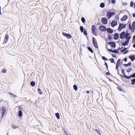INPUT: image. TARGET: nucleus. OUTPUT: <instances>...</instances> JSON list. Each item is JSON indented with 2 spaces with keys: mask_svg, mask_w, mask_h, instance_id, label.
<instances>
[{
  "mask_svg": "<svg viewBox=\"0 0 135 135\" xmlns=\"http://www.w3.org/2000/svg\"><path fill=\"white\" fill-rule=\"evenodd\" d=\"M93 43L94 46L96 48H98V47L97 45V41L95 39L94 37L92 38Z\"/></svg>",
  "mask_w": 135,
  "mask_h": 135,
  "instance_id": "7",
  "label": "nucleus"
},
{
  "mask_svg": "<svg viewBox=\"0 0 135 135\" xmlns=\"http://www.w3.org/2000/svg\"><path fill=\"white\" fill-rule=\"evenodd\" d=\"M121 71H122V73L123 74V75H122V76H123V77L125 78H126V77H125L124 76H125V75H126L125 73H124V69H122V70H121Z\"/></svg>",
  "mask_w": 135,
  "mask_h": 135,
  "instance_id": "21",
  "label": "nucleus"
},
{
  "mask_svg": "<svg viewBox=\"0 0 135 135\" xmlns=\"http://www.w3.org/2000/svg\"><path fill=\"white\" fill-rule=\"evenodd\" d=\"M126 78V79H130L131 77L135 78V73H134L131 74L129 76H127L126 75H125L124 76Z\"/></svg>",
  "mask_w": 135,
  "mask_h": 135,
  "instance_id": "14",
  "label": "nucleus"
},
{
  "mask_svg": "<svg viewBox=\"0 0 135 135\" xmlns=\"http://www.w3.org/2000/svg\"><path fill=\"white\" fill-rule=\"evenodd\" d=\"M127 59L126 58H125L124 59V61L125 62H126L127 61Z\"/></svg>",
  "mask_w": 135,
  "mask_h": 135,
  "instance_id": "49",
  "label": "nucleus"
},
{
  "mask_svg": "<svg viewBox=\"0 0 135 135\" xmlns=\"http://www.w3.org/2000/svg\"><path fill=\"white\" fill-rule=\"evenodd\" d=\"M132 42L133 43L135 42V36H134L133 37Z\"/></svg>",
  "mask_w": 135,
  "mask_h": 135,
  "instance_id": "36",
  "label": "nucleus"
},
{
  "mask_svg": "<svg viewBox=\"0 0 135 135\" xmlns=\"http://www.w3.org/2000/svg\"><path fill=\"white\" fill-rule=\"evenodd\" d=\"M129 57L132 61H133L134 60H135V55H130L129 56Z\"/></svg>",
  "mask_w": 135,
  "mask_h": 135,
  "instance_id": "16",
  "label": "nucleus"
},
{
  "mask_svg": "<svg viewBox=\"0 0 135 135\" xmlns=\"http://www.w3.org/2000/svg\"><path fill=\"white\" fill-rule=\"evenodd\" d=\"M101 21L102 23L104 25L107 23L108 21L107 19L105 17H103L101 19Z\"/></svg>",
  "mask_w": 135,
  "mask_h": 135,
  "instance_id": "8",
  "label": "nucleus"
},
{
  "mask_svg": "<svg viewBox=\"0 0 135 135\" xmlns=\"http://www.w3.org/2000/svg\"><path fill=\"white\" fill-rule=\"evenodd\" d=\"M109 60L110 61V62L112 63H113L114 61V59L113 58H110L109 59Z\"/></svg>",
  "mask_w": 135,
  "mask_h": 135,
  "instance_id": "34",
  "label": "nucleus"
},
{
  "mask_svg": "<svg viewBox=\"0 0 135 135\" xmlns=\"http://www.w3.org/2000/svg\"><path fill=\"white\" fill-rule=\"evenodd\" d=\"M6 70L4 69H3L2 70V73H6Z\"/></svg>",
  "mask_w": 135,
  "mask_h": 135,
  "instance_id": "41",
  "label": "nucleus"
},
{
  "mask_svg": "<svg viewBox=\"0 0 135 135\" xmlns=\"http://www.w3.org/2000/svg\"><path fill=\"white\" fill-rule=\"evenodd\" d=\"M80 30L81 32H83L84 31V28L82 26H80Z\"/></svg>",
  "mask_w": 135,
  "mask_h": 135,
  "instance_id": "30",
  "label": "nucleus"
},
{
  "mask_svg": "<svg viewBox=\"0 0 135 135\" xmlns=\"http://www.w3.org/2000/svg\"><path fill=\"white\" fill-rule=\"evenodd\" d=\"M134 7L135 8V2H134Z\"/></svg>",
  "mask_w": 135,
  "mask_h": 135,
  "instance_id": "54",
  "label": "nucleus"
},
{
  "mask_svg": "<svg viewBox=\"0 0 135 135\" xmlns=\"http://www.w3.org/2000/svg\"><path fill=\"white\" fill-rule=\"evenodd\" d=\"M86 93H87V94H89V93L90 92H89V91H86Z\"/></svg>",
  "mask_w": 135,
  "mask_h": 135,
  "instance_id": "52",
  "label": "nucleus"
},
{
  "mask_svg": "<svg viewBox=\"0 0 135 135\" xmlns=\"http://www.w3.org/2000/svg\"><path fill=\"white\" fill-rule=\"evenodd\" d=\"M104 65H105L107 69L108 70V65L107 63L106 62H105Z\"/></svg>",
  "mask_w": 135,
  "mask_h": 135,
  "instance_id": "43",
  "label": "nucleus"
},
{
  "mask_svg": "<svg viewBox=\"0 0 135 135\" xmlns=\"http://www.w3.org/2000/svg\"><path fill=\"white\" fill-rule=\"evenodd\" d=\"M102 59L104 60H107V59L105 57L103 56L102 57Z\"/></svg>",
  "mask_w": 135,
  "mask_h": 135,
  "instance_id": "39",
  "label": "nucleus"
},
{
  "mask_svg": "<svg viewBox=\"0 0 135 135\" xmlns=\"http://www.w3.org/2000/svg\"><path fill=\"white\" fill-rule=\"evenodd\" d=\"M105 5L103 3H102L100 4V7L101 8H103L104 7Z\"/></svg>",
  "mask_w": 135,
  "mask_h": 135,
  "instance_id": "28",
  "label": "nucleus"
},
{
  "mask_svg": "<svg viewBox=\"0 0 135 135\" xmlns=\"http://www.w3.org/2000/svg\"><path fill=\"white\" fill-rule=\"evenodd\" d=\"M108 44L112 47L115 48L116 47L115 43L113 42H108Z\"/></svg>",
  "mask_w": 135,
  "mask_h": 135,
  "instance_id": "12",
  "label": "nucleus"
},
{
  "mask_svg": "<svg viewBox=\"0 0 135 135\" xmlns=\"http://www.w3.org/2000/svg\"><path fill=\"white\" fill-rule=\"evenodd\" d=\"M106 74L107 75H109L110 74V73L109 72H107L106 73Z\"/></svg>",
  "mask_w": 135,
  "mask_h": 135,
  "instance_id": "47",
  "label": "nucleus"
},
{
  "mask_svg": "<svg viewBox=\"0 0 135 135\" xmlns=\"http://www.w3.org/2000/svg\"><path fill=\"white\" fill-rule=\"evenodd\" d=\"M95 130L99 135H101L100 132L99 130L98 129H96Z\"/></svg>",
  "mask_w": 135,
  "mask_h": 135,
  "instance_id": "24",
  "label": "nucleus"
},
{
  "mask_svg": "<svg viewBox=\"0 0 135 135\" xmlns=\"http://www.w3.org/2000/svg\"><path fill=\"white\" fill-rule=\"evenodd\" d=\"M133 16L134 17H135V13L133 14Z\"/></svg>",
  "mask_w": 135,
  "mask_h": 135,
  "instance_id": "51",
  "label": "nucleus"
},
{
  "mask_svg": "<svg viewBox=\"0 0 135 135\" xmlns=\"http://www.w3.org/2000/svg\"><path fill=\"white\" fill-rule=\"evenodd\" d=\"M99 28L100 30L102 31H104L106 30V27L102 26H100Z\"/></svg>",
  "mask_w": 135,
  "mask_h": 135,
  "instance_id": "13",
  "label": "nucleus"
},
{
  "mask_svg": "<svg viewBox=\"0 0 135 135\" xmlns=\"http://www.w3.org/2000/svg\"><path fill=\"white\" fill-rule=\"evenodd\" d=\"M107 31L110 34L112 33L113 32V31L110 28H108L107 29Z\"/></svg>",
  "mask_w": 135,
  "mask_h": 135,
  "instance_id": "18",
  "label": "nucleus"
},
{
  "mask_svg": "<svg viewBox=\"0 0 135 135\" xmlns=\"http://www.w3.org/2000/svg\"><path fill=\"white\" fill-rule=\"evenodd\" d=\"M133 1H131L130 2V6L131 7H133Z\"/></svg>",
  "mask_w": 135,
  "mask_h": 135,
  "instance_id": "32",
  "label": "nucleus"
},
{
  "mask_svg": "<svg viewBox=\"0 0 135 135\" xmlns=\"http://www.w3.org/2000/svg\"><path fill=\"white\" fill-rule=\"evenodd\" d=\"M112 57H115L116 56V55H115L114 54H112Z\"/></svg>",
  "mask_w": 135,
  "mask_h": 135,
  "instance_id": "46",
  "label": "nucleus"
},
{
  "mask_svg": "<svg viewBox=\"0 0 135 135\" xmlns=\"http://www.w3.org/2000/svg\"><path fill=\"white\" fill-rule=\"evenodd\" d=\"M133 47L134 48H135V43L133 44Z\"/></svg>",
  "mask_w": 135,
  "mask_h": 135,
  "instance_id": "50",
  "label": "nucleus"
},
{
  "mask_svg": "<svg viewBox=\"0 0 135 135\" xmlns=\"http://www.w3.org/2000/svg\"><path fill=\"white\" fill-rule=\"evenodd\" d=\"M131 65V63L130 62H129L128 63L126 64H124V65L125 67H127L130 66Z\"/></svg>",
  "mask_w": 135,
  "mask_h": 135,
  "instance_id": "26",
  "label": "nucleus"
},
{
  "mask_svg": "<svg viewBox=\"0 0 135 135\" xmlns=\"http://www.w3.org/2000/svg\"><path fill=\"white\" fill-rule=\"evenodd\" d=\"M115 14V12H111L110 11H108L106 14V16L107 18L109 19L112 16Z\"/></svg>",
  "mask_w": 135,
  "mask_h": 135,
  "instance_id": "4",
  "label": "nucleus"
},
{
  "mask_svg": "<svg viewBox=\"0 0 135 135\" xmlns=\"http://www.w3.org/2000/svg\"><path fill=\"white\" fill-rule=\"evenodd\" d=\"M18 108H19V109H22V108H21V107L20 106H18Z\"/></svg>",
  "mask_w": 135,
  "mask_h": 135,
  "instance_id": "48",
  "label": "nucleus"
},
{
  "mask_svg": "<svg viewBox=\"0 0 135 135\" xmlns=\"http://www.w3.org/2000/svg\"><path fill=\"white\" fill-rule=\"evenodd\" d=\"M55 115L58 119H60V115L58 113H55Z\"/></svg>",
  "mask_w": 135,
  "mask_h": 135,
  "instance_id": "22",
  "label": "nucleus"
},
{
  "mask_svg": "<svg viewBox=\"0 0 135 135\" xmlns=\"http://www.w3.org/2000/svg\"><path fill=\"white\" fill-rule=\"evenodd\" d=\"M9 38V36L7 34L6 35L4 38V40L3 42V44H6L8 41Z\"/></svg>",
  "mask_w": 135,
  "mask_h": 135,
  "instance_id": "11",
  "label": "nucleus"
},
{
  "mask_svg": "<svg viewBox=\"0 0 135 135\" xmlns=\"http://www.w3.org/2000/svg\"><path fill=\"white\" fill-rule=\"evenodd\" d=\"M119 37V34L118 33H115L114 35L113 38L114 40H117Z\"/></svg>",
  "mask_w": 135,
  "mask_h": 135,
  "instance_id": "15",
  "label": "nucleus"
},
{
  "mask_svg": "<svg viewBox=\"0 0 135 135\" xmlns=\"http://www.w3.org/2000/svg\"><path fill=\"white\" fill-rule=\"evenodd\" d=\"M120 60L119 59H118V60L117 64H118L120 65Z\"/></svg>",
  "mask_w": 135,
  "mask_h": 135,
  "instance_id": "37",
  "label": "nucleus"
},
{
  "mask_svg": "<svg viewBox=\"0 0 135 135\" xmlns=\"http://www.w3.org/2000/svg\"><path fill=\"white\" fill-rule=\"evenodd\" d=\"M128 18L127 16L126 15H124L121 18L120 20L121 21H124L126 20Z\"/></svg>",
  "mask_w": 135,
  "mask_h": 135,
  "instance_id": "17",
  "label": "nucleus"
},
{
  "mask_svg": "<svg viewBox=\"0 0 135 135\" xmlns=\"http://www.w3.org/2000/svg\"><path fill=\"white\" fill-rule=\"evenodd\" d=\"M38 92L40 94H42V93L40 89L38 88Z\"/></svg>",
  "mask_w": 135,
  "mask_h": 135,
  "instance_id": "31",
  "label": "nucleus"
},
{
  "mask_svg": "<svg viewBox=\"0 0 135 135\" xmlns=\"http://www.w3.org/2000/svg\"><path fill=\"white\" fill-rule=\"evenodd\" d=\"M116 2V1L115 0H112L111 1V2L113 4L115 3Z\"/></svg>",
  "mask_w": 135,
  "mask_h": 135,
  "instance_id": "44",
  "label": "nucleus"
},
{
  "mask_svg": "<svg viewBox=\"0 0 135 135\" xmlns=\"http://www.w3.org/2000/svg\"><path fill=\"white\" fill-rule=\"evenodd\" d=\"M129 28L130 30H131L132 32H133L135 30V22L134 21L132 23V26H131L130 24L129 25Z\"/></svg>",
  "mask_w": 135,
  "mask_h": 135,
  "instance_id": "3",
  "label": "nucleus"
},
{
  "mask_svg": "<svg viewBox=\"0 0 135 135\" xmlns=\"http://www.w3.org/2000/svg\"><path fill=\"white\" fill-rule=\"evenodd\" d=\"M88 50L90 51L91 53H93V51L92 50V49L91 48V47H88Z\"/></svg>",
  "mask_w": 135,
  "mask_h": 135,
  "instance_id": "23",
  "label": "nucleus"
},
{
  "mask_svg": "<svg viewBox=\"0 0 135 135\" xmlns=\"http://www.w3.org/2000/svg\"><path fill=\"white\" fill-rule=\"evenodd\" d=\"M1 15V7L0 6V15Z\"/></svg>",
  "mask_w": 135,
  "mask_h": 135,
  "instance_id": "53",
  "label": "nucleus"
},
{
  "mask_svg": "<svg viewBox=\"0 0 135 135\" xmlns=\"http://www.w3.org/2000/svg\"><path fill=\"white\" fill-rule=\"evenodd\" d=\"M91 32L93 34L97 36L98 35V32L96 26L94 25H93L91 26Z\"/></svg>",
  "mask_w": 135,
  "mask_h": 135,
  "instance_id": "2",
  "label": "nucleus"
},
{
  "mask_svg": "<svg viewBox=\"0 0 135 135\" xmlns=\"http://www.w3.org/2000/svg\"><path fill=\"white\" fill-rule=\"evenodd\" d=\"M22 111L21 110H20L19 111L18 113V116L20 117H21L22 116Z\"/></svg>",
  "mask_w": 135,
  "mask_h": 135,
  "instance_id": "20",
  "label": "nucleus"
},
{
  "mask_svg": "<svg viewBox=\"0 0 135 135\" xmlns=\"http://www.w3.org/2000/svg\"><path fill=\"white\" fill-rule=\"evenodd\" d=\"M119 65L118 64H117L116 66L115 69L118 70V68Z\"/></svg>",
  "mask_w": 135,
  "mask_h": 135,
  "instance_id": "38",
  "label": "nucleus"
},
{
  "mask_svg": "<svg viewBox=\"0 0 135 135\" xmlns=\"http://www.w3.org/2000/svg\"><path fill=\"white\" fill-rule=\"evenodd\" d=\"M130 33H126L124 32H122L120 34V37L121 39L125 38L127 40L125 42L122 44V45L123 46H125L126 45H128L129 40L131 38V36H130Z\"/></svg>",
  "mask_w": 135,
  "mask_h": 135,
  "instance_id": "1",
  "label": "nucleus"
},
{
  "mask_svg": "<svg viewBox=\"0 0 135 135\" xmlns=\"http://www.w3.org/2000/svg\"><path fill=\"white\" fill-rule=\"evenodd\" d=\"M73 88L74 90H77L78 89V88L77 86L75 85H74L73 86Z\"/></svg>",
  "mask_w": 135,
  "mask_h": 135,
  "instance_id": "29",
  "label": "nucleus"
},
{
  "mask_svg": "<svg viewBox=\"0 0 135 135\" xmlns=\"http://www.w3.org/2000/svg\"><path fill=\"white\" fill-rule=\"evenodd\" d=\"M35 83L33 81H32L30 83V85L31 86H34L35 85Z\"/></svg>",
  "mask_w": 135,
  "mask_h": 135,
  "instance_id": "27",
  "label": "nucleus"
},
{
  "mask_svg": "<svg viewBox=\"0 0 135 135\" xmlns=\"http://www.w3.org/2000/svg\"><path fill=\"white\" fill-rule=\"evenodd\" d=\"M81 21L83 23H84L85 21V19L84 17H82L81 18Z\"/></svg>",
  "mask_w": 135,
  "mask_h": 135,
  "instance_id": "35",
  "label": "nucleus"
},
{
  "mask_svg": "<svg viewBox=\"0 0 135 135\" xmlns=\"http://www.w3.org/2000/svg\"><path fill=\"white\" fill-rule=\"evenodd\" d=\"M128 50H127V51H125V52H124L123 53V54H126L127 53H128Z\"/></svg>",
  "mask_w": 135,
  "mask_h": 135,
  "instance_id": "45",
  "label": "nucleus"
},
{
  "mask_svg": "<svg viewBox=\"0 0 135 135\" xmlns=\"http://www.w3.org/2000/svg\"><path fill=\"white\" fill-rule=\"evenodd\" d=\"M131 84L132 85H133L135 83V78L131 80Z\"/></svg>",
  "mask_w": 135,
  "mask_h": 135,
  "instance_id": "25",
  "label": "nucleus"
},
{
  "mask_svg": "<svg viewBox=\"0 0 135 135\" xmlns=\"http://www.w3.org/2000/svg\"><path fill=\"white\" fill-rule=\"evenodd\" d=\"M117 22L116 20H113L111 23V25L112 27H114L117 25Z\"/></svg>",
  "mask_w": 135,
  "mask_h": 135,
  "instance_id": "10",
  "label": "nucleus"
},
{
  "mask_svg": "<svg viewBox=\"0 0 135 135\" xmlns=\"http://www.w3.org/2000/svg\"><path fill=\"white\" fill-rule=\"evenodd\" d=\"M62 34L64 36L68 39H70L72 37L69 34H67L64 32H62Z\"/></svg>",
  "mask_w": 135,
  "mask_h": 135,
  "instance_id": "9",
  "label": "nucleus"
},
{
  "mask_svg": "<svg viewBox=\"0 0 135 135\" xmlns=\"http://www.w3.org/2000/svg\"><path fill=\"white\" fill-rule=\"evenodd\" d=\"M132 70V69L131 68H129L127 70V71L128 72H129Z\"/></svg>",
  "mask_w": 135,
  "mask_h": 135,
  "instance_id": "40",
  "label": "nucleus"
},
{
  "mask_svg": "<svg viewBox=\"0 0 135 135\" xmlns=\"http://www.w3.org/2000/svg\"><path fill=\"white\" fill-rule=\"evenodd\" d=\"M127 49V48H124L123 49H122L121 50V52H122L124 51H125Z\"/></svg>",
  "mask_w": 135,
  "mask_h": 135,
  "instance_id": "42",
  "label": "nucleus"
},
{
  "mask_svg": "<svg viewBox=\"0 0 135 135\" xmlns=\"http://www.w3.org/2000/svg\"><path fill=\"white\" fill-rule=\"evenodd\" d=\"M108 51H111L112 52L116 53H118V51L116 50H112L111 49H108Z\"/></svg>",
  "mask_w": 135,
  "mask_h": 135,
  "instance_id": "19",
  "label": "nucleus"
},
{
  "mask_svg": "<svg viewBox=\"0 0 135 135\" xmlns=\"http://www.w3.org/2000/svg\"><path fill=\"white\" fill-rule=\"evenodd\" d=\"M126 26V24H122L120 23L119 26L118 30L119 31H121L122 29L125 28Z\"/></svg>",
  "mask_w": 135,
  "mask_h": 135,
  "instance_id": "6",
  "label": "nucleus"
},
{
  "mask_svg": "<svg viewBox=\"0 0 135 135\" xmlns=\"http://www.w3.org/2000/svg\"><path fill=\"white\" fill-rule=\"evenodd\" d=\"M6 112L5 107H2L0 110V112L1 114V116L3 117Z\"/></svg>",
  "mask_w": 135,
  "mask_h": 135,
  "instance_id": "5",
  "label": "nucleus"
},
{
  "mask_svg": "<svg viewBox=\"0 0 135 135\" xmlns=\"http://www.w3.org/2000/svg\"><path fill=\"white\" fill-rule=\"evenodd\" d=\"M84 34L85 35H87L88 34L86 30L84 29V31H83Z\"/></svg>",
  "mask_w": 135,
  "mask_h": 135,
  "instance_id": "33",
  "label": "nucleus"
}]
</instances>
